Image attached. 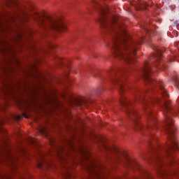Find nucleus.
Here are the masks:
<instances>
[{
    "mask_svg": "<svg viewBox=\"0 0 179 179\" xmlns=\"http://www.w3.org/2000/svg\"><path fill=\"white\" fill-rule=\"evenodd\" d=\"M140 9H142V7H141ZM138 10H139V8H138Z\"/></svg>",
    "mask_w": 179,
    "mask_h": 179,
    "instance_id": "17",
    "label": "nucleus"
},
{
    "mask_svg": "<svg viewBox=\"0 0 179 179\" xmlns=\"http://www.w3.org/2000/svg\"><path fill=\"white\" fill-rule=\"evenodd\" d=\"M178 174H179V172L178 171H173L172 173V175L173 176H175L176 177H178Z\"/></svg>",
    "mask_w": 179,
    "mask_h": 179,
    "instance_id": "12",
    "label": "nucleus"
},
{
    "mask_svg": "<svg viewBox=\"0 0 179 179\" xmlns=\"http://www.w3.org/2000/svg\"><path fill=\"white\" fill-rule=\"evenodd\" d=\"M6 6L11 9V13L10 15V19L11 20H16L19 19L22 23H27L32 19L35 23L43 27V29H50L55 30L56 31L64 32L66 31V25L64 23L62 18H54L43 15H40L33 10V8L22 9L19 8V6L13 0H7L6 1Z\"/></svg>",
    "mask_w": 179,
    "mask_h": 179,
    "instance_id": "3",
    "label": "nucleus"
},
{
    "mask_svg": "<svg viewBox=\"0 0 179 179\" xmlns=\"http://www.w3.org/2000/svg\"><path fill=\"white\" fill-rule=\"evenodd\" d=\"M22 179H24V178H21Z\"/></svg>",
    "mask_w": 179,
    "mask_h": 179,
    "instance_id": "19",
    "label": "nucleus"
},
{
    "mask_svg": "<svg viewBox=\"0 0 179 179\" xmlns=\"http://www.w3.org/2000/svg\"><path fill=\"white\" fill-rule=\"evenodd\" d=\"M58 59H59V61H61V59L59 58Z\"/></svg>",
    "mask_w": 179,
    "mask_h": 179,
    "instance_id": "18",
    "label": "nucleus"
},
{
    "mask_svg": "<svg viewBox=\"0 0 179 179\" xmlns=\"http://www.w3.org/2000/svg\"><path fill=\"white\" fill-rule=\"evenodd\" d=\"M174 59H176V57H172V58L171 59V62L174 61Z\"/></svg>",
    "mask_w": 179,
    "mask_h": 179,
    "instance_id": "14",
    "label": "nucleus"
},
{
    "mask_svg": "<svg viewBox=\"0 0 179 179\" xmlns=\"http://www.w3.org/2000/svg\"><path fill=\"white\" fill-rule=\"evenodd\" d=\"M39 134H42L45 135L47 138H48V130L45 127H41L38 129Z\"/></svg>",
    "mask_w": 179,
    "mask_h": 179,
    "instance_id": "9",
    "label": "nucleus"
},
{
    "mask_svg": "<svg viewBox=\"0 0 179 179\" xmlns=\"http://www.w3.org/2000/svg\"><path fill=\"white\" fill-rule=\"evenodd\" d=\"M45 153L39 152L37 157V166L38 169H47L51 166V162L45 160Z\"/></svg>",
    "mask_w": 179,
    "mask_h": 179,
    "instance_id": "6",
    "label": "nucleus"
},
{
    "mask_svg": "<svg viewBox=\"0 0 179 179\" xmlns=\"http://www.w3.org/2000/svg\"><path fill=\"white\" fill-rule=\"evenodd\" d=\"M90 6L99 8L100 14L97 22L99 23L101 29L110 30L113 33L112 35L113 40L112 52L113 56L115 58H118V59L124 61L127 64H134L136 61L138 45L142 44L143 38H141L139 41L132 40L122 25L118 24L115 29L117 17L110 15L108 6H101L94 1H92Z\"/></svg>",
    "mask_w": 179,
    "mask_h": 179,
    "instance_id": "2",
    "label": "nucleus"
},
{
    "mask_svg": "<svg viewBox=\"0 0 179 179\" xmlns=\"http://www.w3.org/2000/svg\"><path fill=\"white\" fill-rule=\"evenodd\" d=\"M79 106H85V107H87V102L86 100H83L80 102H79Z\"/></svg>",
    "mask_w": 179,
    "mask_h": 179,
    "instance_id": "11",
    "label": "nucleus"
},
{
    "mask_svg": "<svg viewBox=\"0 0 179 179\" xmlns=\"http://www.w3.org/2000/svg\"><path fill=\"white\" fill-rule=\"evenodd\" d=\"M154 50L156 51V54L155 55V58L157 61H160L162 59V52L159 48H154Z\"/></svg>",
    "mask_w": 179,
    "mask_h": 179,
    "instance_id": "8",
    "label": "nucleus"
},
{
    "mask_svg": "<svg viewBox=\"0 0 179 179\" xmlns=\"http://www.w3.org/2000/svg\"><path fill=\"white\" fill-rule=\"evenodd\" d=\"M82 155L84 159L90 163L87 165V169L94 176L93 179H106V174L101 171L102 166L96 164L94 160L90 159V152L82 151Z\"/></svg>",
    "mask_w": 179,
    "mask_h": 179,
    "instance_id": "4",
    "label": "nucleus"
},
{
    "mask_svg": "<svg viewBox=\"0 0 179 179\" xmlns=\"http://www.w3.org/2000/svg\"><path fill=\"white\" fill-rule=\"evenodd\" d=\"M17 120H20V116H19L18 117H17Z\"/></svg>",
    "mask_w": 179,
    "mask_h": 179,
    "instance_id": "16",
    "label": "nucleus"
},
{
    "mask_svg": "<svg viewBox=\"0 0 179 179\" xmlns=\"http://www.w3.org/2000/svg\"><path fill=\"white\" fill-rule=\"evenodd\" d=\"M173 80H174L176 86H179V77H178V76H174Z\"/></svg>",
    "mask_w": 179,
    "mask_h": 179,
    "instance_id": "10",
    "label": "nucleus"
},
{
    "mask_svg": "<svg viewBox=\"0 0 179 179\" xmlns=\"http://www.w3.org/2000/svg\"><path fill=\"white\" fill-rule=\"evenodd\" d=\"M30 143H31V145H34V141L33 140H30Z\"/></svg>",
    "mask_w": 179,
    "mask_h": 179,
    "instance_id": "13",
    "label": "nucleus"
},
{
    "mask_svg": "<svg viewBox=\"0 0 179 179\" xmlns=\"http://www.w3.org/2000/svg\"><path fill=\"white\" fill-rule=\"evenodd\" d=\"M56 155L61 160V162H66V156L68 154L66 151L62 147H59L58 149L56 150Z\"/></svg>",
    "mask_w": 179,
    "mask_h": 179,
    "instance_id": "7",
    "label": "nucleus"
},
{
    "mask_svg": "<svg viewBox=\"0 0 179 179\" xmlns=\"http://www.w3.org/2000/svg\"><path fill=\"white\" fill-rule=\"evenodd\" d=\"M152 70L149 66V62H145L144 66L141 70V76L145 80L148 85H150L151 87H156V92H160L164 100L159 98H145L146 92L137 91L134 94L136 100H139L141 103H143L144 107H148L147 109V117L148 123L145 125L142 124L139 122L140 116L138 115L136 110L132 109L134 107V102L128 101L127 96H125V93L129 90V86L125 84L124 80L121 79V74H116V76L111 78V82L113 85H116L119 89V93L121 96L120 99V103L122 107L126 108V113L130 120H132L134 124V128L136 131H141V129H153L156 128V124L155 122L156 121V117L155 115L152 113V110L150 109V106L155 104V103H158L161 104V108L164 113H168V115L165 116V121L166 124V131L167 134L170 139L171 144L166 145H161L155 151V163L158 168V173H159L161 177H164V176H169L170 173L164 171V167L166 164H163V159H169V162L168 166H171L174 164V152L179 148L178 141L176 138V134H174V122H173V118H171V106H170V101L167 100L169 97V92L164 89L163 85L161 83H156L152 77Z\"/></svg>",
    "mask_w": 179,
    "mask_h": 179,
    "instance_id": "1",
    "label": "nucleus"
},
{
    "mask_svg": "<svg viewBox=\"0 0 179 179\" xmlns=\"http://www.w3.org/2000/svg\"><path fill=\"white\" fill-rule=\"evenodd\" d=\"M104 149L106 152L107 157L112 160V162L120 163L122 162V159L126 158L125 154L117 148H110L107 147V145H104Z\"/></svg>",
    "mask_w": 179,
    "mask_h": 179,
    "instance_id": "5",
    "label": "nucleus"
},
{
    "mask_svg": "<svg viewBox=\"0 0 179 179\" xmlns=\"http://www.w3.org/2000/svg\"><path fill=\"white\" fill-rule=\"evenodd\" d=\"M24 117L25 118H29V117H28L27 115H24Z\"/></svg>",
    "mask_w": 179,
    "mask_h": 179,
    "instance_id": "15",
    "label": "nucleus"
}]
</instances>
